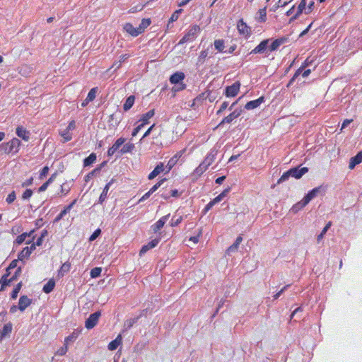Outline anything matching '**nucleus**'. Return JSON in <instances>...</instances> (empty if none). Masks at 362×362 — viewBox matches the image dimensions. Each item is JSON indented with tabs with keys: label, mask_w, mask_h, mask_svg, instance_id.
Instances as JSON below:
<instances>
[{
	"label": "nucleus",
	"mask_w": 362,
	"mask_h": 362,
	"mask_svg": "<svg viewBox=\"0 0 362 362\" xmlns=\"http://www.w3.org/2000/svg\"><path fill=\"white\" fill-rule=\"evenodd\" d=\"M200 32L201 28L198 25H193L190 26L185 35L179 41L178 45H183L187 42H193Z\"/></svg>",
	"instance_id": "obj_1"
},
{
	"label": "nucleus",
	"mask_w": 362,
	"mask_h": 362,
	"mask_svg": "<svg viewBox=\"0 0 362 362\" xmlns=\"http://www.w3.org/2000/svg\"><path fill=\"white\" fill-rule=\"evenodd\" d=\"M185 78V75L182 71H177L170 76L169 79L170 83L176 86L173 88L175 91L182 90L186 88V84L182 83Z\"/></svg>",
	"instance_id": "obj_2"
},
{
	"label": "nucleus",
	"mask_w": 362,
	"mask_h": 362,
	"mask_svg": "<svg viewBox=\"0 0 362 362\" xmlns=\"http://www.w3.org/2000/svg\"><path fill=\"white\" fill-rule=\"evenodd\" d=\"M21 146V141L17 138H13L6 143H4L0 146V150L5 153H16L18 151Z\"/></svg>",
	"instance_id": "obj_3"
},
{
	"label": "nucleus",
	"mask_w": 362,
	"mask_h": 362,
	"mask_svg": "<svg viewBox=\"0 0 362 362\" xmlns=\"http://www.w3.org/2000/svg\"><path fill=\"white\" fill-rule=\"evenodd\" d=\"M34 233H35V230L33 229L28 233L25 232V233H21V235L17 236V238L14 240V244L19 245H21L22 243H23L24 242L26 244H30L31 243L33 242V240L35 238V235H33Z\"/></svg>",
	"instance_id": "obj_4"
},
{
	"label": "nucleus",
	"mask_w": 362,
	"mask_h": 362,
	"mask_svg": "<svg viewBox=\"0 0 362 362\" xmlns=\"http://www.w3.org/2000/svg\"><path fill=\"white\" fill-rule=\"evenodd\" d=\"M237 29L240 35L248 38L251 35V28L247 25L243 19H240L237 23Z\"/></svg>",
	"instance_id": "obj_5"
},
{
	"label": "nucleus",
	"mask_w": 362,
	"mask_h": 362,
	"mask_svg": "<svg viewBox=\"0 0 362 362\" xmlns=\"http://www.w3.org/2000/svg\"><path fill=\"white\" fill-rule=\"evenodd\" d=\"M101 316V312L97 311L90 314L88 318L85 322V327L88 329L93 328L98 322L99 318Z\"/></svg>",
	"instance_id": "obj_6"
},
{
	"label": "nucleus",
	"mask_w": 362,
	"mask_h": 362,
	"mask_svg": "<svg viewBox=\"0 0 362 362\" xmlns=\"http://www.w3.org/2000/svg\"><path fill=\"white\" fill-rule=\"evenodd\" d=\"M320 187H315L310 191L308 192V194L304 197V198L298 203L297 205H300V207L303 208L314 197H316L317 194L320 192Z\"/></svg>",
	"instance_id": "obj_7"
},
{
	"label": "nucleus",
	"mask_w": 362,
	"mask_h": 362,
	"mask_svg": "<svg viewBox=\"0 0 362 362\" xmlns=\"http://www.w3.org/2000/svg\"><path fill=\"white\" fill-rule=\"evenodd\" d=\"M161 173H163L165 175L168 173L167 168H165V165L163 162L157 164L155 168L148 174V179L150 180H153Z\"/></svg>",
	"instance_id": "obj_8"
},
{
	"label": "nucleus",
	"mask_w": 362,
	"mask_h": 362,
	"mask_svg": "<svg viewBox=\"0 0 362 362\" xmlns=\"http://www.w3.org/2000/svg\"><path fill=\"white\" fill-rule=\"evenodd\" d=\"M240 81H235L231 86H227L225 90L226 96L228 98L236 96L240 90Z\"/></svg>",
	"instance_id": "obj_9"
},
{
	"label": "nucleus",
	"mask_w": 362,
	"mask_h": 362,
	"mask_svg": "<svg viewBox=\"0 0 362 362\" xmlns=\"http://www.w3.org/2000/svg\"><path fill=\"white\" fill-rule=\"evenodd\" d=\"M308 64L307 63V60H305V62H304V65H303L301 67H300L298 69L296 70V71L295 72V74L293 76V77L290 79L287 86H289L291 84H292L294 82V81L296 80V78L300 74H301L303 78H305V77L309 76V74L311 72L310 69H306V70L303 71V68L305 66H308Z\"/></svg>",
	"instance_id": "obj_10"
},
{
	"label": "nucleus",
	"mask_w": 362,
	"mask_h": 362,
	"mask_svg": "<svg viewBox=\"0 0 362 362\" xmlns=\"http://www.w3.org/2000/svg\"><path fill=\"white\" fill-rule=\"evenodd\" d=\"M185 149L177 151L172 158L169 159L168 163L165 165V168H167L168 173L172 170V168L177 164L179 159L182 157L185 152Z\"/></svg>",
	"instance_id": "obj_11"
},
{
	"label": "nucleus",
	"mask_w": 362,
	"mask_h": 362,
	"mask_svg": "<svg viewBox=\"0 0 362 362\" xmlns=\"http://www.w3.org/2000/svg\"><path fill=\"white\" fill-rule=\"evenodd\" d=\"M288 40H289L288 36H283L281 37L276 39L275 40H274L272 42V43L269 47V51L273 52V51L278 49L281 45L288 42Z\"/></svg>",
	"instance_id": "obj_12"
},
{
	"label": "nucleus",
	"mask_w": 362,
	"mask_h": 362,
	"mask_svg": "<svg viewBox=\"0 0 362 362\" xmlns=\"http://www.w3.org/2000/svg\"><path fill=\"white\" fill-rule=\"evenodd\" d=\"M288 170L291 173V177L296 179H300L302 177L303 175L308 172V168L303 167L299 168V167H295L289 169Z\"/></svg>",
	"instance_id": "obj_13"
},
{
	"label": "nucleus",
	"mask_w": 362,
	"mask_h": 362,
	"mask_svg": "<svg viewBox=\"0 0 362 362\" xmlns=\"http://www.w3.org/2000/svg\"><path fill=\"white\" fill-rule=\"evenodd\" d=\"M242 113L241 110H235L233 112H232L230 114H229L228 116L225 117L221 122L218 124L217 127L226 124V123H230L232 122L235 119L238 118Z\"/></svg>",
	"instance_id": "obj_14"
},
{
	"label": "nucleus",
	"mask_w": 362,
	"mask_h": 362,
	"mask_svg": "<svg viewBox=\"0 0 362 362\" xmlns=\"http://www.w3.org/2000/svg\"><path fill=\"white\" fill-rule=\"evenodd\" d=\"M269 39H266L260 42V43L256 46L251 52L250 54H262L264 53L268 47Z\"/></svg>",
	"instance_id": "obj_15"
},
{
	"label": "nucleus",
	"mask_w": 362,
	"mask_h": 362,
	"mask_svg": "<svg viewBox=\"0 0 362 362\" xmlns=\"http://www.w3.org/2000/svg\"><path fill=\"white\" fill-rule=\"evenodd\" d=\"M35 250V246L30 245L25 247L18 253V258L20 261H23L25 259L28 258L32 252Z\"/></svg>",
	"instance_id": "obj_16"
},
{
	"label": "nucleus",
	"mask_w": 362,
	"mask_h": 362,
	"mask_svg": "<svg viewBox=\"0 0 362 362\" xmlns=\"http://www.w3.org/2000/svg\"><path fill=\"white\" fill-rule=\"evenodd\" d=\"M123 30L132 37H137L141 34L138 28H134L131 23L124 24Z\"/></svg>",
	"instance_id": "obj_17"
},
{
	"label": "nucleus",
	"mask_w": 362,
	"mask_h": 362,
	"mask_svg": "<svg viewBox=\"0 0 362 362\" xmlns=\"http://www.w3.org/2000/svg\"><path fill=\"white\" fill-rule=\"evenodd\" d=\"M264 101V96H261L256 100L247 102L245 105V108L248 110L255 109L258 107Z\"/></svg>",
	"instance_id": "obj_18"
},
{
	"label": "nucleus",
	"mask_w": 362,
	"mask_h": 362,
	"mask_svg": "<svg viewBox=\"0 0 362 362\" xmlns=\"http://www.w3.org/2000/svg\"><path fill=\"white\" fill-rule=\"evenodd\" d=\"M31 299L27 296H21L18 301V309L21 312L24 311L31 304Z\"/></svg>",
	"instance_id": "obj_19"
},
{
	"label": "nucleus",
	"mask_w": 362,
	"mask_h": 362,
	"mask_svg": "<svg viewBox=\"0 0 362 362\" xmlns=\"http://www.w3.org/2000/svg\"><path fill=\"white\" fill-rule=\"evenodd\" d=\"M10 276V272H6L5 274H4L1 279H0V284H1V288L0 291H4L6 286H10L11 283L13 282L14 281H11V278H8Z\"/></svg>",
	"instance_id": "obj_20"
},
{
	"label": "nucleus",
	"mask_w": 362,
	"mask_h": 362,
	"mask_svg": "<svg viewBox=\"0 0 362 362\" xmlns=\"http://www.w3.org/2000/svg\"><path fill=\"white\" fill-rule=\"evenodd\" d=\"M216 156V151L213 149L206 155L202 163L209 168L215 160Z\"/></svg>",
	"instance_id": "obj_21"
},
{
	"label": "nucleus",
	"mask_w": 362,
	"mask_h": 362,
	"mask_svg": "<svg viewBox=\"0 0 362 362\" xmlns=\"http://www.w3.org/2000/svg\"><path fill=\"white\" fill-rule=\"evenodd\" d=\"M16 133L17 136L25 141H28L30 139L29 132L23 127H18L16 128Z\"/></svg>",
	"instance_id": "obj_22"
},
{
	"label": "nucleus",
	"mask_w": 362,
	"mask_h": 362,
	"mask_svg": "<svg viewBox=\"0 0 362 362\" xmlns=\"http://www.w3.org/2000/svg\"><path fill=\"white\" fill-rule=\"evenodd\" d=\"M168 217H169V214L161 217L158 221H157L152 226L153 230L155 233H156L158 230H160L163 227L165 223H166L167 220L168 219Z\"/></svg>",
	"instance_id": "obj_23"
},
{
	"label": "nucleus",
	"mask_w": 362,
	"mask_h": 362,
	"mask_svg": "<svg viewBox=\"0 0 362 362\" xmlns=\"http://www.w3.org/2000/svg\"><path fill=\"white\" fill-rule=\"evenodd\" d=\"M114 179H112L109 182H107L105 187L103 188V190L102 193L100 194L99 199H98V203L102 204L105 200L106 199L107 197V192L110 189V185L113 183Z\"/></svg>",
	"instance_id": "obj_24"
},
{
	"label": "nucleus",
	"mask_w": 362,
	"mask_h": 362,
	"mask_svg": "<svg viewBox=\"0 0 362 362\" xmlns=\"http://www.w3.org/2000/svg\"><path fill=\"white\" fill-rule=\"evenodd\" d=\"M362 162V151H359L355 156L351 158L349 168L352 170L358 164Z\"/></svg>",
	"instance_id": "obj_25"
},
{
	"label": "nucleus",
	"mask_w": 362,
	"mask_h": 362,
	"mask_svg": "<svg viewBox=\"0 0 362 362\" xmlns=\"http://www.w3.org/2000/svg\"><path fill=\"white\" fill-rule=\"evenodd\" d=\"M155 115V110L152 109L148 111L146 113L141 115L139 122H141V124L143 126L149 123V119L153 117Z\"/></svg>",
	"instance_id": "obj_26"
},
{
	"label": "nucleus",
	"mask_w": 362,
	"mask_h": 362,
	"mask_svg": "<svg viewBox=\"0 0 362 362\" xmlns=\"http://www.w3.org/2000/svg\"><path fill=\"white\" fill-rule=\"evenodd\" d=\"M122 338L121 334H119L115 339L112 340L108 344V349L110 351H114L117 349V347L122 344Z\"/></svg>",
	"instance_id": "obj_27"
},
{
	"label": "nucleus",
	"mask_w": 362,
	"mask_h": 362,
	"mask_svg": "<svg viewBox=\"0 0 362 362\" xmlns=\"http://www.w3.org/2000/svg\"><path fill=\"white\" fill-rule=\"evenodd\" d=\"M134 101H135V96L132 95L130 96H129L124 103V105H123V109L124 111H128L129 110H130L132 106L134 105Z\"/></svg>",
	"instance_id": "obj_28"
},
{
	"label": "nucleus",
	"mask_w": 362,
	"mask_h": 362,
	"mask_svg": "<svg viewBox=\"0 0 362 362\" xmlns=\"http://www.w3.org/2000/svg\"><path fill=\"white\" fill-rule=\"evenodd\" d=\"M12 332V324L11 322L4 325L1 330H0V339L4 338L6 335Z\"/></svg>",
	"instance_id": "obj_29"
},
{
	"label": "nucleus",
	"mask_w": 362,
	"mask_h": 362,
	"mask_svg": "<svg viewBox=\"0 0 362 362\" xmlns=\"http://www.w3.org/2000/svg\"><path fill=\"white\" fill-rule=\"evenodd\" d=\"M55 286V281L53 279H50L47 284H45L42 288V291L45 293H49L53 291Z\"/></svg>",
	"instance_id": "obj_30"
},
{
	"label": "nucleus",
	"mask_w": 362,
	"mask_h": 362,
	"mask_svg": "<svg viewBox=\"0 0 362 362\" xmlns=\"http://www.w3.org/2000/svg\"><path fill=\"white\" fill-rule=\"evenodd\" d=\"M306 1L305 0H301L300 3L299 4L297 11L295 14V16L292 18V19H296L303 11L305 13L306 9Z\"/></svg>",
	"instance_id": "obj_31"
},
{
	"label": "nucleus",
	"mask_w": 362,
	"mask_h": 362,
	"mask_svg": "<svg viewBox=\"0 0 362 362\" xmlns=\"http://www.w3.org/2000/svg\"><path fill=\"white\" fill-rule=\"evenodd\" d=\"M129 57V55L127 54H122L120 57H119V61H116L113 63V64L112 65V66L110 67V69L112 68H115V70L118 69L120 68V66H122V64L125 61L127 60L128 58Z\"/></svg>",
	"instance_id": "obj_32"
},
{
	"label": "nucleus",
	"mask_w": 362,
	"mask_h": 362,
	"mask_svg": "<svg viewBox=\"0 0 362 362\" xmlns=\"http://www.w3.org/2000/svg\"><path fill=\"white\" fill-rule=\"evenodd\" d=\"M151 21L150 18H143L138 28L140 33H143L145 30L151 25Z\"/></svg>",
	"instance_id": "obj_33"
},
{
	"label": "nucleus",
	"mask_w": 362,
	"mask_h": 362,
	"mask_svg": "<svg viewBox=\"0 0 362 362\" xmlns=\"http://www.w3.org/2000/svg\"><path fill=\"white\" fill-rule=\"evenodd\" d=\"M258 16L256 17V19L261 23H264L267 21V7H264L260 8L258 11Z\"/></svg>",
	"instance_id": "obj_34"
},
{
	"label": "nucleus",
	"mask_w": 362,
	"mask_h": 362,
	"mask_svg": "<svg viewBox=\"0 0 362 362\" xmlns=\"http://www.w3.org/2000/svg\"><path fill=\"white\" fill-rule=\"evenodd\" d=\"M96 154L94 153H90L87 158L83 160V166L87 167L92 165L96 160Z\"/></svg>",
	"instance_id": "obj_35"
},
{
	"label": "nucleus",
	"mask_w": 362,
	"mask_h": 362,
	"mask_svg": "<svg viewBox=\"0 0 362 362\" xmlns=\"http://www.w3.org/2000/svg\"><path fill=\"white\" fill-rule=\"evenodd\" d=\"M71 269V263L69 262H64L60 269L59 270L58 275L63 276L65 274L69 272Z\"/></svg>",
	"instance_id": "obj_36"
},
{
	"label": "nucleus",
	"mask_w": 362,
	"mask_h": 362,
	"mask_svg": "<svg viewBox=\"0 0 362 362\" xmlns=\"http://www.w3.org/2000/svg\"><path fill=\"white\" fill-rule=\"evenodd\" d=\"M31 71L32 68L30 66L23 64L19 67L18 73L23 76H26L31 73Z\"/></svg>",
	"instance_id": "obj_37"
},
{
	"label": "nucleus",
	"mask_w": 362,
	"mask_h": 362,
	"mask_svg": "<svg viewBox=\"0 0 362 362\" xmlns=\"http://www.w3.org/2000/svg\"><path fill=\"white\" fill-rule=\"evenodd\" d=\"M66 128L64 131L59 132V135L63 138V143L68 142L72 139V134Z\"/></svg>",
	"instance_id": "obj_38"
},
{
	"label": "nucleus",
	"mask_w": 362,
	"mask_h": 362,
	"mask_svg": "<svg viewBox=\"0 0 362 362\" xmlns=\"http://www.w3.org/2000/svg\"><path fill=\"white\" fill-rule=\"evenodd\" d=\"M208 56V51L207 50H202L199 53V55L197 58V65H202Z\"/></svg>",
	"instance_id": "obj_39"
},
{
	"label": "nucleus",
	"mask_w": 362,
	"mask_h": 362,
	"mask_svg": "<svg viewBox=\"0 0 362 362\" xmlns=\"http://www.w3.org/2000/svg\"><path fill=\"white\" fill-rule=\"evenodd\" d=\"M208 168L202 162L198 167H197L194 170V174L200 176L202 175Z\"/></svg>",
	"instance_id": "obj_40"
},
{
	"label": "nucleus",
	"mask_w": 362,
	"mask_h": 362,
	"mask_svg": "<svg viewBox=\"0 0 362 362\" xmlns=\"http://www.w3.org/2000/svg\"><path fill=\"white\" fill-rule=\"evenodd\" d=\"M22 286H23L22 281H21L16 284V286L13 289V291L11 293V297L12 299H16L17 298L18 293L20 292V291L22 288Z\"/></svg>",
	"instance_id": "obj_41"
},
{
	"label": "nucleus",
	"mask_w": 362,
	"mask_h": 362,
	"mask_svg": "<svg viewBox=\"0 0 362 362\" xmlns=\"http://www.w3.org/2000/svg\"><path fill=\"white\" fill-rule=\"evenodd\" d=\"M98 87H94L90 90L86 97L87 101H93L96 97V93H98Z\"/></svg>",
	"instance_id": "obj_42"
},
{
	"label": "nucleus",
	"mask_w": 362,
	"mask_h": 362,
	"mask_svg": "<svg viewBox=\"0 0 362 362\" xmlns=\"http://www.w3.org/2000/svg\"><path fill=\"white\" fill-rule=\"evenodd\" d=\"M214 47L218 52H223L224 49V41L223 40H216L214 41Z\"/></svg>",
	"instance_id": "obj_43"
},
{
	"label": "nucleus",
	"mask_w": 362,
	"mask_h": 362,
	"mask_svg": "<svg viewBox=\"0 0 362 362\" xmlns=\"http://www.w3.org/2000/svg\"><path fill=\"white\" fill-rule=\"evenodd\" d=\"M134 144H132V143L126 144L122 148L121 153L122 154H124V153H127L128 152H131L134 149Z\"/></svg>",
	"instance_id": "obj_44"
},
{
	"label": "nucleus",
	"mask_w": 362,
	"mask_h": 362,
	"mask_svg": "<svg viewBox=\"0 0 362 362\" xmlns=\"http://www.w3.org/2000/svg\"><path fill=\"white\" fill-rule=\"evenodd\" d=\"M182 11L183 10L182 8H179L174 11L169 19V23L176 21L178 19L180 14L182 12Z\"/></svg>",
	"instance_id": "obj_45"
},
{
	"label": "nucleus",
	"mask_w": 362,
	"mask_h": 362,
	"mask_svg": "<svg viewBox=\"0 0 362 362\" xmlns=\"http://www.w3.org/2000/svg\"><path fill=\"white\" fill-rule=\"evenodd\" d=\"M102 272V269L100 267H95L90 270V275L91 278H97L98 277Z\"/></svg>",
	"instance_id": "obj_46"
},
{
	"label": "nucleus",
	"mask_w": 362,
	"mask_h": 362,
	"mask_svg": "<svg viewBox=\"0 0 362 362\" xmlns=\"http://www.w3.org/2000/svg\"><path fill=\"white\" fill-rule=\"evenodd\" d=\"M290 177H291V173L289 170H287L286 172L284 173L280 178L277 180V184H280L286 181Z\"/></svg>",
	"instance_id": "obj_47"
},
{
	"label": "nucleus",
	"mask_w": 362,
	"mask_h": 362,
	"mask_svg": "<svg viewBox=\"0 0 362 362\" xmlns=\"http://www.w3.org/2000/svg\"><path fill=\"white\" fill-rule=\"evenodd\" d=\"M293 0H279L277 4L274 6V11H276L279 7H284L287 4H288L290 2H291Z\"/></svg>",
	"instance_id": "obj_48"
},
{
	"label": "nucleus",
	"mask_w": 362,
	"mask_h": 362,
	"mask_svg": "<svg viewBox=\"0 0 362 362\" xmlns=\"http://www.w3.org/2000/svg\"><path fill=\"white\" fill-rule=\"evenodd\" d=\"M166 180L165 178L161 179L160 181H158L157 183H156L150 189V193L155 192L160 186Z\"/></svg>",
	"instance_id": "obj_49"
},
{
	"label": "nucleus",
	"mask_w": 362,
	"mask_h": 362,
	"mask_svg": "<svg viewBox=\"0 0 362 362\" xmlns=\"http://www.w3.org/2000/svg\"><path fill=\"white\" fill-rule=\"evenodd\" d=\"M68 351V344L64 343V346L60 347L56 352L57 355L64 356L66 354Z\"/></svg>",
	"instance_id": "obj_50"
},
{
	"label": "nucleus",
	"mask_w": 362,
	"mask_h": 362,
	"mask_svg": "<svg viewBox=\"0 0 362 362\" xmlns=\"http://www.w3.org/2000/svg\"><path fill=\"white\" fill-rule=\"evenodd\" d=\"M330 226H331V222H328L327 223V225L325 226V228L322 229V230L320 233V234H319L317 235V240L318 242H320V240L323 238L324 235L326 233V232L327 231V230L329 229Z\"/></svg>",
	"instance_id": "obj_51"
},
{
	"label": "nucleus",
	"mask_w": 362,
	"mask_h": 362,
	"mask_svg": "<svg viewBox=\"0 0 362 362\" xmlns=\"http://www.w3.org/2000/svg\"><path fill=\"white\" fill-rule=\"evenodd\" d=\"M78 337V334L73 332L64 339V344H68L69 341H74Z\"/></svg>",
	"instance_id": "obj_52"
},
{
	"label": "nucleus",
	"mask_w": 362,
	"mask_h": 362,
	"mask_svg": "<svg viewBox=\"0 0 362 362\" xmlns=\"http://www.w3.org/2000/svg\"><path fill=\"white\" fill-rule=\"evenodd\" d=\"M33 191L30 189H27L22 194V199L24 200L29 199L33 195Z\"/></svg>",
	"instance_id": "obj_53"
},
{
	"label": "nucleus",
	"mask_w": 362,
	"mask_h": 362,
	"mask_svg": "<svg viewBox=\"0 0 362 362\" xmlns=\"http://www.w3.org/2000/svg\"><path fill=\"white\" fill-rule=\"evenodd\" d=\"M125 142V139L124 138H119L118 139L116 140V141L115 142V144L112 145V146H114L117 150L119 149V148Z\"/></svg>",
	"instance_id": "obj_54"
},
{
	"label": "nucleus",
	"mask_w": 362,
	"mask_h": 362,
	"mask_svg": "<svg viewBox=\"0 0 362 362\" xmlns=\"http://www.w3.org/2000/svg\"><path fill=\"white\" fill-rule=\"evenodd\" d=\"M23 231V228L21 226H14L11 229V233L12 234L16 235L18 233H20Z\"/></svg>",
	"instance_id": "obj_55"
},
{
	"label": "nucleus",
	"mask_w": 362,
	"mask_h": 362,
	"mask_svg": "<svg viewBox=\"0 0 362 362\" xmlns=\"http://www.w3.org/2000/svg\"><path fill=\"white\" fill-rule=\"evenodd\" d=\"M16 193L14 191L11 192L6 197V202L8 204H11L12 202H14V200L16 199Z\"/></svg>",
	"instance_id": "obj_56"
},
{
	"label": "nucleus",
	"mask_w": 362,
	"mask_h": 362,
	"mask_svg": "<svg viewBox=\"0 0 362 362\" xmlns=\"http://www.w3.org/2000/svg\"><path fill=\"white\" fill-rule=\"evenodd\" d=\"M18 261H19L18 258L17 259H13V261H11L9 266L7 267L6 272H10L9 271L11 269H15L16 267H17Z\"/></svg>",
	"instance_id": "obj_57"
},
{
	"label": "nucleus",
	"mask_w": 362,
	"mask_h": 362,
	"mask_svg": "<svg viewBox=\"0 0 362 362\" xmlns=\"http://www.w3.org/2000/svg\"><path fill=\"white\" fill-rule=\"evenodd\" d=\"M182 221V216H179L176 219L173 218L171 221V223H170V226L172 227H175V226H178L181 223Z\"/></svg>",
	"instance_id": "obj_58"
},
{
	"label": "nucleus",
	"mask_w": 362,
	"mask_h": 362,
	"mask_svg": "<svg viewBox=\"0 0 362 362\" xmlns=\"http://www.w3.org/2000/svg\"><path fill=\"white\" fill-rule=\"evenodd\" d=\"M100 233H101L100 229H97V230H95L93 233V234L90 236V238H89V240H90V241H93V240H95V239L99 236V235L100 234Z\"/></svg>",
	"instance_id": "obj_59"
},
{
	"label": "nucleus",
	"mask_w": 362,
	"mask_h": 362,
	"mask_svg": "<svg viewBox=\"0 0 362 362\" xmlns=\"http://www.w3.org/2000/svg\"><path fill=\"white\" fill-rule=\"evenodd\" d=\"M159 240H160V239L156 238V239H153L151 241H150L148 243V248H150V249L154 248L156 246L158 245Z\"/></svg>",
	"instance_id": "obj_60"
},
{
	"label": "nucleus",
	"mask_w": 362,
	"mask_h": 362,
	"mask_svg": "<svg viewBox=\"0 0 362 362\" xmlns=\"http://www.w3.org/2000/svg\"><path fill=\"white\" fill-rule=\"evenodd\" d=\"M66 210H62L54 218V222H59L66 214Z\"/></svg>",
	"instance_id": "obj_61"
},
{
	"label": "nucleus",
	"mask_w": 362,
	"mask_h": 362,
	"mask_svg": "<svg viewBox=\"0 0 362 362\" xmlns=\"http://www.w3.org/2000/svg\"><path fill=\"white\" fill-rule=\"evenodd\" d=\"M48 171H49V168L47 166H45L40 171V176H39L40 179H42L44 177H45L47 175V174L48 173Z\"/></svg>",
	"instance_id": "obj_62"
},
{
	"label": "nucleus",
	"mask_w": 362,
	"mask_h": 362,
	"mask_svg": "<svg viewBox=\"0 0 362 362\" xmlns=\"http://www.w3.org/2000/svg\"><path fill=\"white\" fill-rule=\"evenodd\" d=\"M314 4H315V3H314L313 1H310L308 4V6H307V8L305 9V14H309V13H310L313 11V7H314Z\"/></svg>",
	"instance_id": "obj_63"
},
{
	"label": "nucleus",
	"mask_w": 362,
	"mask_h": 362,
	"mask_svg": "<svg viewBox=\"0 0 362 362\" xmlns=\"http://www.w3.org/2000/svg\"><path fill=\"white\" fill-rule=\"evenodd\" d=\"M228 102H226V101L223 102L221 104L219 110L217 111L216 114L217 115L221 114L222 112H223L228 107Z\"/></svg>",
	"instance_id": "obj_64"
}]
</instances>
